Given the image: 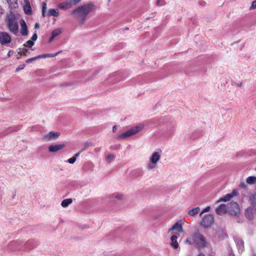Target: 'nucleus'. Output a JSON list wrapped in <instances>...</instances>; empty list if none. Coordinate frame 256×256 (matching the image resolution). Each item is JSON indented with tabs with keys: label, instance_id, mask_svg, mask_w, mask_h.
Wrapping results in <instances>:
<instances>
[{
	"label": "nucleus",
	"instance_id": "nucleus-1",
	"mask_svg": "<svg viewBox=\"0 0 256 256\" xmlns=\"http://www.w3.org/2000/svg\"><path fill=\"white\" fill-rule=\"evenodd\" d=\"M162 156V151L156 150L152 152L150 154L147 161L146 167L147 170L152 171L156 170Z\"/></svg>",
	"mask_w": 256,
	"mask_h": 256
},
{
	"label": "nucleus",
	"instance_id": "nucleus-2",
	"mask_svg": "<svg viewBox=\"0 0 256 256\" xmlns=\"http://www.w3.org/2000/svg\"><path fill=\"white\" fill-rule=\"evenodd\" d=\"M92 6L90 4H84L79 6L72 12L74 17L76 18L80 23H83L86 16L90 12Z\"/></svg>",
	"mask_w": 256,
	"mask_h": 256
},
{
	"label": "nucleus",
	"instance_id": "nucleus-3",
	"mask_svg": "<svg viewBox=\"0 0 256 256\" xmlns=\"http://www.w3.org/2000/svg\"><path fill=\"white\" fill-rule=\"evenodd\" d=\"M184 243L188 244H195L200 248H202L206 245V240L202 234L194 232L192 235L186 238Z\"/></svg>",
	"mask_w": 256,
	"mask_h": 256
},
{
	"label": "nucleus",
	"instance_id": "nucleus-4",
	"mask_svg": "<svg viewBox=\"0 0 256 256\" xmlns=\"http://www.w3.org/2000/svg\"><path fill=\"white\" fill-rule=\"evenodd\" d=\"M144 128V124L143 123L138 124L127 130L120 134L118 137L119 140H126L132 136L142 131Z\"/></svg>",
	"mask_w": 256,
	"mask_h": 256
},
{
	"label": "nucleus",
	"instance_id": "nucleus-5",
	"mask_svg": "<svg viewBox=\"0 0 256 256\" xmlns=\"http://www.w3.org/2000/svg\"><path fill=\"white\" fill-rule=\"evenodd\" d=\"M184 219L180 220L176 222L168 230V234L172 236V234L177 236L178 237L184 232L183 226L186 223Z\"/></svg>",
	"mask_w": 256,
	"mask_h": 256
},
{
	"label": "nucleus",
	"instance_id": "nucleus-6",
	"mask_svg": "<svg viewBox=\"0 0 256 256\" xmlns=\"http://www.w3.org/2000/svg\"><path fill=\"white\" fill-rule=\"evenodd\" d=\"M60 134H61L59 131H50L42 135V140L44 142L54 141L59 138Z\"/></svg>",
	"mask_w": 256,
	"mask_h": 256
},
{
	"label": "nucleus",
	"instance_id": "nucleus-7",
	"mask_svg": "<svg viewBox=\"0 0 256 256\" xmlns=\"http://www.w3.org/2000/svg\"><path fill=\"white\" fill-rule=\"evenodd\" d=\"M214 216L212 214L204 215L202 218L200 225L204 228H210L214 222Z\"/></svg>",
	"mask_w": 256,
	"mask_h": 256
},
{
	"label": "nucleus",
	"instance_id": "nucleus-8",
	"mask_svg": "<svg viewBox=\"0 0 256 256\" xmlns=\"http://www.w3.org/2000/svg\"><path fill=\"white\" fill-rule=\"evenodd\" d=\"M228 212L230 215L236 216L240 213V209L237 203L232 202L228 204Z\"/></svg>",
	"mask_w": 256,
	"mask_h": 256
},
{
	"label": "nucleus",
	"instance_id": "nucleus-9",
	"mask_svg": "<svg viewBox=\"0 0 256 256\" xmlns=\"http://www.w3.org/2000/svg\"><path fill=\"white\" fill-rule=\"evenodd\" d=\"M66 146L64 143L50 144L48 146V150L49 152L56 153L62 150Z\"/></svg>",
	"mask_w": 256,
	"mask_h": 256
},
{
	"label": "nucleus",
	"instance_id": "nucleus-10",
	"mask_svg": "<svg viewBox=\"0 0 256 256\" xmlns=\"http://www.w3.org/2000/svg\"><path fill=\"white\" fill-rule=\"evenodd\" d=\"M8 26L11 32L16 33L18 30V24L14 18V16H10L8 18Z\"/></svg>",
	"mask_w": 256,
	"mask_h": 256
},
{
	"label": "nucleus",
	"instance_id": "nucleus-11",
	"mask_svg": "<svg viewBox=\"0 0 256 256\" xmlns=\"http://www.w3.org/2000/svg\"><path fill=\"white\" fill-rule=\"evenodd\" d=\"M11 38L10 36L6 32H2L0 34V42L2 44H8L10 42Z\"/></svg>",
	"mask_w": 256,
	"mask_h": 256
},
{
	"label": "nucleus",
	"instance_id": "nucleus-12",
	"mask_svg": "<svg viewBox=\"0 0 256 256\" xmlns=\"http://www.w3.org/2000/svg\"><path fill=\"white\" fill-rule=\"evenodd\" d=\"M178 238V237L177 236H175L174 234L170 236V245L172 248H174L175 250L178 249L179 246V244L177 240Z\"/></svg>",
	"mask_w": 256,
	"mask_h": 256
},
{
	"label": "nucleus",
	"instance_id": "nucleus-13",
	"mask_svg": "<svg viewBox=\"0 0 256 256\" xmlns=\"http://www.w3.org/2000/svg\"><path fill=\"white\" fill-rule=\"evenodd\" d=\"M24 10L26 14H30L32 12L31 6L28 0H24Z\"/></svg>",
	"mask_w": 256,
	"mask_h": 256
},
{
	"label": "nucleus",
	"instance_id": "nucleus-14",
	"mask_svg": "<svg viewBox=\"0 0 256 256\" xmlns=\"http://www.w3.org/2000/svg\"><path fill=\"white\" fill-rule=\"evenodd\" d=\"M20 32L22 35L26 36L28 34L27 26L25 22L23 20H21L20 22Z\"/></svg>",
	"mask_w": 256,
	"mask_h": 256
},
{
	"label": "nucleus",
	"instance_id": "nucleus-15",
	"mask_svg": "<svg viewBox=\"0 0 256 256\" xmlns=\"http://www.w3.org/2000/svg\"><path fill=\"white\" fill-rule=\"evenodd\" d=\"M58 7L62 10L68 9L72 8V6L69 2V0H66L64 2H60L58 4Z\"/></svg>",
	"mask_w": 256,
	"mask_h": 256
},
{
	"label": "nucleus",
	"instance_id": "nucleus-16",
	"mask_svg": "<svg viewBox=\"0 0 256 256\" xmlns=\"http://www.w3.org/2000/svg\"><path fill=\"white\" fill-rule=\"evenodd\" d=\"M228 212V208L225 204H221L216 210V212L218 214L222 215Z\"/></svg>",
	"mask_w": 256,
	"mask_h": 256
},
{
	"label": "nucleus",
	"instance_id": "nucleus-17",
	"mask_svg": "<svg viewBox=\"0 0 256 256\" xmlns=\"http://www.w3.org/2000/svg\"><path fill=\"white\" fill-rule=\"evenodd\" d=\"M110 197L112 198L116 199L118 200H122L124 199V195L119 192H116L111 194Z\"/></svg>",
	"mask_w": 256,
	"mask_h": 256
},
{
	"label": "nucleus",
	"instance_id": "nucleus-18",
	"mask_svg": "<svg viewBox=\"0 0 256 256\" xmlns=\"http://www.w3.org/2000/svg\"><path fill=\"white\" fill-rule=\"evenodd\" d=\"M72 202V198H66L64 200L61 202V206L64 208H66Z\"/></svg>",
	"mask_w": 256,
	"mask_h": 256
},
{
	"label": "nucleus",
	"instance_id": "nucleus-19",
	"mask_svg": "<svg viewBox=\"0 0 256 256\" xmlns=\"http://www.w3.org/2000/svg\"><path fill=\"white\" fill-rule=\"evenodd\" d=\"M59 14V10L58 9L52 8L50 9L48 12V16H58Z\"/></svg>",
	"mask_w": 256,
	"mask_h": 256
},
{
	"label": "nucleus",
	"instance_id": "nucleus-20",
	"mask_svg": "<svg viewBox=\"0 0 256 256\" xmlns=\"http://www.w3.org/2000/svg\"><path fill=\"white\" fill-rule=\"evenodd\" d=\"M56 56V54H42V55H40L32 59L28 60H27V62L30 61L31 60H37V59H38L40 58H48V57H49V58L52 57V56Z\"/></svg>",
	"mask_w": 256,
	"mask_h": 256
},
{
	"label": "nucleus",
	"instance_id": "nucleus-21",
	"mask_svg": "<svg viewBox=\"0 0 256 256\" xmlns=\"http://www.w3.org/2000/svg\"><path fill=\"white\" fill-rule=\"evenodd\" d=\"M233 196V195L232 194H227L225 196H224L223 198H222L219 200H218L217 202H227L230 200Z\"/></svg>",
	"mask_w": 256,
	"mask_h": 256
},
{
	"label": "nucleus",
	"instance_id": "nucleus-22",
	"mask_svg": "<svg viewBox=\"0 0 256 256\" xmlns=\"http://www.w3.org/2000/svg\"><path fill=\"white\" fill-rule=\"evenodd\" d=\"M200 211V208L198 207H196L190 210L188 212V214L190 216H194L197 214Z\"/></svg>",
	"mask_w": 256,
	"mask_h": 256
},
{
	"label": "nucleus",
	"instance_id": "nucleus-23",
	"mask_svg": "<svg viewBox=\"0 0 256 256\" xmlns=\"http://www.w3.org/2000/svg\"><path fill=\"white\" fill-rule=\"evenodd\" d=\"M246 182L250 184H254L256 183V177L254 176H249L246 178Z\"/></svg>",
	"mask_w": 256,
	"mask_h": 256
},
{
	"label": "nucleus",
	"instance_id": "nucleus-24",
	"mask_svg": "<svg viewBox=\"0 0 256 256\" xmlns=\"http://www.w3.org/2000/svg\"><path fill=\"white\" fill-rule=\"evenodd\" d=\"M79 154H76L72 158L68 160V162L70 164H73L76 161L77 157L78 156Z\"/></svg>",
	"mask_w": 256,
	"mask_h": 256
},
{
	"label": "nucleus",
	"instance_id": "nucleus-25",
	"mask_svg": "<svg viewBox=\"0 0 256 256\" xmlns=\"http://www.w3.org/2000/svg\"><path fill=\"white\" fill-rule=\"evenodd\" d=\"M106 160L108 162H110L114 158V156L112 154H108L106 156Z\"/></svg>",
	"mask_w": 256,
	"mask_h": 256
},
{
	"label": "nucleus",
	"instance_id": "nucleus-26",
	"mask_svg": "<svg viewBox=\"0 0 256 256\" xmlns=\"http://www.w3.org/2000/svg\"><path fill=\"white\" fill-rule=\"evenodd\" d=\"M62 33V30L60 28H56L52 32V34L55 38L59 36Z\"/></svg>",
	"mask_w": 256,
	"mask_h": 256
},
{
	"label": "nucleus",
	"instance_id": "nucleus-27",
	"mask_svg": "<svg viewBox=\"0 0 256 256\" xmlns=\"http://www.w3.org/2000/svg\"><path fill=\"white\" fill-rule=\"evenodd\" d=\"M7 1L11 7L16 8L18 6L17 0H7Z\"/></svg>",
	"mask_w": 256,
	"mask_h": 256
},
{
	"label": "nucleus",
	"instance_id": "nucleus-28",
	"mask_svg": "<svg viewBox=\"0 0 256 256\" xmlns=\"http://www.w3.org/2000/svg\"><path fill=\"white\" fill-rule=\"evenodd\" d=\"M250 202L256 208V194L253 195L251 198H250Z\"/></svg>",
	"mask_w": 256,
	"mask_h": 256
},
{
	"label": "nucleus",
	"instance_id": "nucleus-29",
	"mask_svg": "<svg viewBox=\"0 0 256 256\" xmlns=\"http://www.w3.org/2000/svg\"><path fill=\"white\" fill-rule=\"evenodd\" d=\"M34 44V42L32 40H29L27 41L26 44H24V46L27 47H32Z\"/></svg>",
	"mask_w": 256,
	"mask_h": 256
},
{
	"label": "nucleus",
	"instance_id": "nucleus-30",
	"mask_svg": "<svg viewBox=\"0 0 256 256\" xmlns=\"http://www.w3.org/2000/svg\"><path fill=\"white\" fill-rule=\"evenodd\" d=\"M82 0H69L72 6L73 5H75L80 2Z\"/></svg>",
	"mask_w": 256,
	"mask_h": 256
},
{
	"label": "nucleus",
	"instance_id": "nucleus-31",
	"mask_svg": "<svg viewBox=\"0 0 256 256\" xmlns=\"http://www.w3.org/2000/svg\"><path fill=\"white\" fill-rule=\"evenodd\" d=\"M256 8V0L253 1L251 6L250 7V10H253Z\"/></svg>",
	"mask_w": 256,
	"mask_h": 256
},
{
	"label": "nucleus",
	"instance_id": "nucleus-32",
	"mask_svg": "<svg viewBox=\"0 0 256 256\" xmlns=\"http://www.w3.org/2000/svg\"><path fill=\"white\" fill-rule=\"evenodd\" d=\"M46 9V3L42 4V14L44 16H45V12Z\"/></svg>",
	"mask_w": 256,
	"mask_h": 256
},
{
	"label": "nucleus",
	"instance_id": "nucleus-33",
	"mask_svg": "<svg viewBox=\"0 0 256 256\" xmlns=\"http://www.w3.org/2000/svg\"><path fill=\"white\" fill-rule=\"evenodd\" d=\"M210 206H207V207H206L205 208H204V209L202 210V213L200 214V216H202V214H204V212H209V211H210Z\"/></svg>",
	"mask_w": 256,
	"mask_h": 256
},
{
	"label": "nucleus",
	"instance_id": "nucleus-34",
	"mask_svg": "<svg viewBox=\"0 0 256 256\" xmlns=\"http://www.w3.org/2000/svg\"><path fill=\"white\" fill-rule=\"evenodd\" d=\"M28 52V50L26 49H24L22 51L20 52V54L21 55L26 56V54Z\"/></svg>",
	"mask_w": 256,
	"mask_h": 256
},
{
	"label": "nucleus",
	"instance_id": "nucleus-35",
	"mask_svg": "<svg viewBox=\"0 0 256 256\" xmlns=\"http://www.w3.org/2000/svg\"><path fill=\"white\" fill-rule=\"evenodd\" d=\"M54 38H55V37L51 34V36H50V37L48 38V42L49 43L52 42Z\"/></svg>",
	"mask_w": 256,
	"mask_h": 256
},
{
	"label": "nucleus",
	"instance_id": "nucleus-36",
	"mask_svg": "<svg viewBox=\"0 0 256 256\" xmlns=\"http://www.w3.org/2000/svg\"><path fill=\"white\" fill-rule=\"evenodd\" d=\"M37 38H38L37 34L36 33H35L33 34L31 39H32V41H35L36 40Z\"/></svg>",
	"mask_w": 256,
	"mask_h": 256
},
{
	"label": "nucleus",
	"instance_id": "nucleus-37",
	"mask_svg": "<svg viewBox=\"0 0 256 256\" xmlns=\"http://www.w3.org/2000/svg\"><path fill=\"white\" fill-rule=\"evenodd\" d=\"M248 210H248H246V216H247L248 218H250V216L249 215V213H248V212H249V210Z\"/></svg>",
	"mask_w": 256,
	"mask_h": 256
},
{
	"label": "nucleus",
	"instance_id": "nucleus-38",
	"mask_svg": "<svg viewBox=\"0 0 256 256\" xmlns=\"http://www.w3.org/2000/svg\"><path fill=\"white\" fill-rule=\"evenodd\" d=\"M117 126H114L113 128H112V131L113 132H116L117 130Z\"/></svg>",
	"mask_w": 256,
	"mask_h": 256
},
{
	"label": "nucleus",
	"instance_id": "nucleus-39",
	"mask_svg": "<svg viewBox=\"0 0 256 256\" xmlns=\"http://www.w3.org/2000/svg\"><path fill=\"white\" fill-rule=\"evenodd\" d=\"M34 28H40V24L38 23H36L34 25Z\"/></svg>",
	"mask_w": 256,
	"mask_h": 256
},
{
	"label": "nucleus",
	"instance_id": "nucleus-40",
	"mask_svg": "<svg viewBox=\"0 0 256 256\" xmlns=\"http://www.w3.org/2000/svg\"><path fill=\"white\" fill-rule=\"evenodd\" d=\"M198 256H205L203 254H198Z\"/></svg>",
	"mask_w": 256,
	"mask_h": 256
},
{
	"label": "nucleus",
	"instance_id": "nucleus-41",
	"mask_svg": "<svg viewBox=\"0 0 256 256\" xmlns=\"http://www.w3.org/2000/svg\"><path fill=\"white\" fill-rule=\"evenodd\" d=\"M230 256H234V255L232 254H230Z\"/></svg>",
	"mask_w": 256,
	"mask_h": 256
},
{
	"label": "nucleus",
	"instance_id": "nucleus-42",
	"mask_svg": "<svg viewBox=\"0 0 256 256\" xmlns=\"http://www.w3.org/2000/svg\"><path fill=\"white\" fill-rule=\"evenodd\" d=\"M161 0H159L158 2L159 3V2Z\"/></svg>",
	"mask_w": 256,
	"mask_h": 256
},
{
	"label": "nucleus",
	"instance_id": "nucleus-43",
	"mask_svg": "<svg viewBox=\"0 0 256 256\" xmlns=\"http://www.w3.org/2000/svg\"><path fill=\"white\" fill-rule=\"evenodd\" d=\"M255 170H256V169H255Z\"/></svg>",
	"mask_w": 256,
	"mask_h": 256
}]
</instances>
